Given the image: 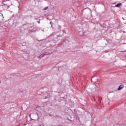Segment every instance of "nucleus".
I'll return each instance as SVG.
<instances>
[{"label":"nucleus","instance_id":"obj_1","mask_svg":"<svg viewBox=\"0 0 126 126\" xmlns=\"http://www.w3.org/2000/svg\"><path fill=\"white\" fill-rule=\"evenodd\" d=\"M124 88V85H121L119 86V88L118 89V91H120V90H122Z\"/></svg>","mask_w":126,"mask_h":126},{"label":"nucleus","instance_id":"obj_2","mask_svg":"<svg viewBox=\"0 0 126 126\" xmlns=\"http://www.w3.org/2000/svg\"><path fill=\"white\" fill-rule=\"evenodd\" d=\"M45 56V54L43 53L42 54H41L39 57H38V59H42V58H43V57Z\"/></svg>","mask_w":126,"mask_h":126},{"label":"nucleus","instance_id":"obj_3","mask_svg":"<svg viewBox=\"0 0 126 126\" xmlns=\"http://www.w3.org/2000/svg\"><path fill=\"white\" fill-rule=\"evenodd\" d=\"M44 56H48V55H50V53L48 52L44 53Z\"/></svg>","mask_w":126,"mask_h":126},{"label":"nucleus","instance_id":"obj_4","mask_svg":"<svg viewBox=\"0 0 126 126\" xmlns=\"http://www.w3.org/2000/svg\"><path fill=\"white\" fill-rule=\"evenodd\" d=\"M121 5H122V3H118L115 6L116 7H119V6H121Z\"/></svg>","mask_w":126,"mask_h":126},{"label":"nucleus","instance_id":"obj_5","mask_svg":"<svg viewBox=\"0 0 126 126\" xmlns=\"http://www.w3.org/2000/svg\"><path fill=\"white\" fill-rule=\"evenodd\" d=\"M48 7H46L44 8L43 10H46V9H48Z\"/></svg>","mask_w":126,"mask_h":126},{"label":"nucleus","instance_id":"obj_6","mask_svg":"<svg viewBox=\"0 0 126 126\" xmlns=\"http://www.w3.org/2000/svg\"><path fill=\"white\" fill-rule=\"evenodd\" d=\"M37 22H38V23H40V21H38Z\"/></svg>","mask_w":126,"mask_h":126},{"label":"nucleus","instance_id":"obj_7","mask_svg":"<svg viewBox=\"0 0 126 126\" xmlns=\"http://www.w3.org/2000/svg\"><path fill=\"white\" fill-rule=\"evenodd\" d=\"M45 99H47V97H45Z\"/></svg>","mask_w":126,"mask_h":126}]
</instances>
